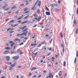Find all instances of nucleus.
Instances as JSON below:
<instances>
[{"mask_svg": "<svg viewBox=\"0 0 78 78\" xmlns=\"http://www.w3.org/2000/svg\"><path fill=\"white\" fill-rule=\"evenodd\" d=\"M46 8L47 9V10H49V9H48V8L46 6H45Z\"/></svg>", "mask_w": 78, "mask_h": 78, "instance_id": "44", "label": "nucleus"}, {"mask_svg": "<svg viewBox=\"0 0 78 78\" xmlns=\"http://www.w3.org/2000/svg\"><path fill=\"white\" fill-rule=\"evenodd\" d=\"M46 16H50V13L49 12H46Z\"/></svg>", "mask_w": 78, "mask_h": 78, "instance_id": "10", "label": "nucleus"}, {"mask_svg": "<svg viewBox=\"0 0 78 78\" xmlns=\"http://www.w3.org/2000/svg\"><path fill=\"white\" fill-rule=\"evenodd\" d=\"M22 22V20H20L18 21V22L19 23H21V22Z\"/></svg>", "mask_w": 78, "mask_h": 78, "instance_id": "37", "label": "nucleus"}, {"mask_svg": "<svg viewBox=\"0 0 78 78\" xmlns=\"http://www.w3.org/2000/svg\"><path fill=\"white\" fill-rule=\"evenodd\" d=\"M19 56L17 55L16 56H14L12 57V59H14V60H17V59H18L19 58Z\"/></svg>", "mask_w": 78, "mask_h": 78, "instance_id": "5", "label": "nucleus"}, {"mask_svg": "<svg viewBox=\"0 0 78 78\" xmlns=\"http://www.w3.org/2000/svg\"><path fill=\"white\" fill-rule=\"evenodd\" d=\"M23 34H24L25 36V34L24 32H23V33L22 34H20V36H22L23 35Z\"/></svg>", "mask_w": 78, "mask_h": 78, "instance_id": "48", "label": "nucleus"}, {"mask_svg": "<svg viewBox=\"0 0 78 78\" xmlns=\"http://www.w3.org/2000/svg\"><path fill=\"white\" fill-rule=\"evenodd\" d=\"M27 26H25L23 27H20V29H21L22 30H24L25 28H27Z\"/></svg>", "mask_w": 78, "mask_h": 78, "instance_id": "8", "label": "nucleus"}, {"mask_svg": "<svg viewBox=\"0 0 78 78\" xmlns=\"http://www.w3.org/2000/svg\"><path fill=\"white\" fill-rule=\"evenodd\" d=\"M20 36V34H18L17 35V36Z\"/></svg>", "mask_w": 78, "mask_h": 78, "instance_id": "59", "label": "nucleus"}, {"mask_svg": "<svg viewBox=\"0 0 78 78\" xmlns=\"http://www.w3.org/2000/svg\"><path fill=\"white\" fill-rule=\"evenodd\" d=\"M30 45L32 47H34V46H36V45H37V44H36V43H35L34 44H30Z\"/></svg>", "mask_w": 78, "mask_h": 78, "instance_id": "12", "label": "nucleus"}, {"mask_svg": "<svg viewBox=\"0 0 78 78\" xmlns=\"http://www.w3.org/2000/svg\"><path fill=\"white\" fill-rule=\"evenodd\" d=\"M62 47L63 48L62 52L63 53H64V45L63 44H62L61 45Z\"/></svg>", "mask_w": 78, "mask_h": 78, "instance_id": "9", "label": "nucleus"}, {"mask_svg": "<svg viewBox=\"0 0 78 78\" xmlns=\"http://www.w3.org/2000/svg\"><path fill=\"white\" fill-rule=\"evenodd\" d=\"M4 6H6V7H7V6H8V4H6L4 5Z\"/></svg>", "mask_w": 78, "mask_h": 78, "instance_id": "35", "label": "nucleus"}, {"mask_svg": "<svg viewBox=\"0 0 78 78\" xmlns=\"http://www.w3.org/2000/svg\"><path fill=\"white\" fill-rule=\"evenodd\" d=\"M48 50L49 51H51V48H48Z\"/></svg>", "mask_w": 78, "mask_h": 78, "instance_id": "47", "label": "nucleus"}, {"mask_svg": "<svg viewBox=\"0 0 78 78\" xmlns=\"http://www.w3.org/2000/svg\"><path fill=\"white\" fill-rule=\"evenodd\" d=\"M38 2H39V0H37L36 2L34 4V6L31 9L32 10H36V6L37 4L38 3Z\"/></svg>", "mask_w": 78, "mask_h": 78, "instance_id": "2", "label": "nucleus"}, {"mask_svg": "<svg viewBox=\"0 0 78 78\" xmlns=\"http://www.w3.org/2000/svg\"><path fill=\"white\" fill-rule=\"evenodd\" d=\"M30 35H31V34H30V32H29L27 34V35L28 36H30Z\"/></svg>", "mask_w": 78, "mask_h": 78, "instance_id": "33", "label": "nucleus"}, {"mask_svg": "<svg viewBox=\"0 0 78 78\" xmlns=\"http://www.w3.org/2000/svg\"><path fill=\"white\" fill-rule=\"evenodd\" d=\"M10 52H11V54H14V53H16L15 52H12V51H10Z\"/></svg>", "mask_w": 78, "mask_h": 78, "instance_id": "32", "label": "nucleus"}, {"mask_svg": "<svg viewBox=\"0 0 78 78\" xmlns=\"http://www.w3.org/2000/svg\"><path fill=\"white\" fill-rule=\"evenodd\" d=\"M14 44H15V43H13L10 46L11 47H13V45H14Z\"/></svg>", "mask_w": 78, "mask_h": 78, "instance_id": "27", "label": "nucleus"}, {"mask_svg": "<svg viewBox=\"0 0 78 78\" xmlns=\"http://www.w3.org/2000/svg\"><path fill=\"white\" fill-rule=\"evenodd\" d=\"M28 28H27L22 31L23 33H24L25 36H27V33L28 32Z\"/></svg>", "mask_w": 78, "mask_h": 78, "instance_id": "3", "label": "nucleus"}, {"mask_svg": "<svg viewBox=\"0 0 78 78\" xmlns=\"http://www.w3.org/2000/svg\"><path fill=\"white\" fill-rule=\"evenodd\" d=\"M12 67H10V69L9 70H11V69H12Z\"/></svg>", "mask_w": 78, "mask_h": 78, "instance_id": "60", "label": "nucleus"}, {"mask_svg": "<svg viewBox=\"0 0 78 78\" xmlns=\"http://www.w3.org/2000/svg\"><path fill=\"white\" fill-rule=\"evenodd\" d=\"M78 34V28L76 29V34Z\"/></svg>", "mask_w": 78, "mask_h": 78, "instance_id": "21", "label": "nucleus"}, {"mask_svg": "<svg viewBox=\"0 0 78 78\" xmlns=\"http://www.w3.org/2000/svg\"><path fill=\"white\" fill-rule=\"evenodd\" d=\"M15 64H12V65H11V66L12 67H16V63H15Z\"/></svg>", "mask_w": 78, "mask_h": 78, "instance_id": "13", "label": "nucleus"}, {"mask_svg": "<svg viewBox=\"0 0 78 78\" xmlns=\"http://www.w3.org/2000/svg\"><path fill=\"white\" fill-rule=\"evenodd\" d=\"M9 20V18H8L5 20V21H8Z\"/></svg>", "mask_w": 78, "mask_h": 78, "instance_id": "53", "label": "nucleus"}, {"mask_svg": "<svg viewBox=\"0 0 78 78\" xmlns=\"http://www.w3.org/2000/svg\"><path fill=\"white\" fill-rule=\"evenodd\" d=\"M78 51H77L76 52V57H78Z\"/></svg>", "mask_w": 78, "mask_h": 78, "instance_id": "42", "label": "nucleus"}, {"mask_svg": "<svg viewBox=\"0 0 78 78\" xmlns=\"http://www.w3.org/2000/svg\"><path fill=\"white\" fill-rule=\"evenodd\" d=\"M41 45H42V44H40L38 45V47H41Z\"/></svg>", "mask_w": 78, "mask_h": 78, "instance_id": "26", "label": "nucleus"}, {"mask_svg": "<svg viewBox=\"0 0 78 78\" xmlns=\"http://www.w3.org/2000/svg\"><path fill=\"white\" fill-rule=\"evenodd\" d=\"M76 3H77V5H78V0H77Z\"/></svg>", "mask_w": 78, "mask_h": 78, "instance_id": "58", "label": "nucleus"}, {"mask_svg": "<svg viewBox=\"0 0 78 78\" xmlns=\"http://www.w3.org/2000/svg\"><path fill=\"white\" fill-rule=\"evenodd\" d=\"M76 58H75L74 60V64L76 63Z\"/></svg>", "mask_w": 78, "mask_h": 78, "instance_id": "39", "label": "nucleus"}, {"mask_svg": "<svg viewBox=\"0 0 78 78\" xmlns=\"http://www.w3.org/2000/svg\"><path fill=\"white\" fill-rule=\"evenodd\" d=\"M24 5V4H20V6H21L22 7V6H23Z\"/></svg>", "mask_w": 78, "mask_h": 78, "instance_id": "40", "label": "nucleus"}, {"mask_svg": "<svg viewBox=\"0 0 78 78\" xmlns=\"http://www.w3.org/2000/svg\"><path fill=\"white\" fill-rule=\"evenodd\" d=\"M50 6L52 8L54 7V5H53V4H51L50 5Z\"/></svg>", "mask_w": 78, "mask_h": 78, "instance_id": "30", "label": "nucleus"}, {"mask_svg": "<svg viewBox=\"0 0 78 78\" xmlns=\"http://www.w3.org/2000/svg\"><path fill=\"white\" fill-rule=\"evenodd\" d=\"M29 17V15H27L24 18V20H25L26 19H27L28 17Z\"/></svg>", "mask_w": 78, "mask_h": 78, "instance_id": "20", "label": "nucleus"}, {"mask_svg": "<svg viewBox=\"0 0 78 78\" xmlns=\"http://www.w3.org/2000/svg\"><path fill=\"white\" fill-rule=\"evenodd\" d=\"M44 42H41V44H44V45H47V43L45 42V40H44Z\"/></svg>", "mask_w": 78, "mask_h": 78, "instance_id": "17", "label": "nucleus"}, {"mask_svg": "<svg viewBox=\"0 0 78 78\" xmlns=\"http://www.w3.org/2000/svg\"><path fill=\"white\" fill-rule=\"evenodd\" d=\"M28 21H24L23 23H22L21 24V25H23V24H24V23H28Z\"/></svg>", "mask_w": 78, "mask_h": 78, "instance_id": "19", "label": "nucleus"}, {"mask_svg": "<svg viewBox=\"0 0 78 78\" xmlns=\"http://www.w3.org/2000/svg\"><path fill=\"white\" fill-rule=\"evenodd\" d=\"M16 8H17V7L16 6H13L12 7V9H16Z\"/></svg>", "mask_w": 78, "mask_h": 78, "instance_id": "22", "label": "nucleus"}, {"mask_svg": "<svg viewBox=\"0 0 78 78\" xmlns=\"http://www.w3.org/2000/svg\"><path fill=\"white\" fill-rule=\"evenodd\" d=\"M5 49L6 50H11V48L9 47H6L5 48Z\"/></svg>", "mask_w": 78, "mask_h": 78, "instance_id": "18", "label": "nucleus"}, {"mask_svg": "<svg viewBox=\"0 0 78 78\" xmlns=\"http://www.w3.org/2000/svg\"><path fill=\"white\" fill-rule=\"evenodd\" d=\"M6 64H8V65H11V64H12V63L10 62L9 63V62H7L6 63Z\"/></svg>", "mask_w": 78, "mask_h": 78, "instance_id": "25", "label": "nucleus"}, {"mask_svg": "<svg viewBox=\"0 0 78 78\" xmlns=\"http://www.w3.org/2000/svg\"><path fill=\"white\" fill-rule=\"evenodd\" d=\"M41 76H42V75L41 74L40 75L38 76V78H41Z\"/></svg>", "mask_w": 78, "mask_h": 78, "instance_id": "46", "label": "nucleus"}, {"mask_svg": "<svg viewBox=\"0 0 78 78\" xmlns=\"http://www.w3.org/2000/svg\"><path fill=\"white\" fill-rule=\"evenodd\" d=\"M37 13L38 14H40L41 13V11H40V10H38L37 11Z\"/></svg>", "mask_w": 78, "mask_h": 78, "instance_id": "36", "label": "nucleus"}, {"mask_svg": "<svg viewBox=\"0 0 78 78\" xmlns=\"http://www.w3.org/2000/svg\"><path fill=\"white\" fill-rule=\"evenodd\" d=\"M58 2L59 4H60V3H61V1H60V0H58Z\"/></svg>", "mask_w": 78, "mask_h": 78, "instance_id": "38", "label": "nucleus"}, {"mask_svg": "<svg viewBox=\"0 0 78 78\" xmlns=\"http://www.w3.org/2000/svg\"><path fill=\"white\" fill-rule=\"evenodd\" d=\"M63 62V66L64 67H66V62Z\"/></svg>", "mask_w": 78, "mask_h": 78, "instance_id": "24", "label": "nucleus"}, {"mask_svg": "<svg viewBox=\"0 0 78 78\" xmlns=\"http://www.w3.org/2000/svg\"><path fill=\"white\" fill-rule=\"evenodd\" d=\"M15 21V20H12V21H10V23H13V22H14Z\"/></svg>", "mask_w": 78, "mask_h": 78, "instance_id": "34", "label": "nucleus"}, {"mask_svg": "<svg viewBox=\"0 0 78 78\" xmlns=\"http://www.w3.org/2000/svg\"><path fill=\"white\" fill-rule=\"evenodd\" d=\"M34 16L35 17H36L34 19L35 20H37V21L38 22H40L41 19H42V17H41V16H40L38 18V19L37 18V16L36 15H34Z\"/></svg>", "mask_w": 78, "mask_h": 78, "instance_id": "1", "label": "nucleus"}, {"mask_svg": "<svg viewBox=\"0 0 78 78\" xmlns=\"http://www.w3.org/2000/svg\"><path fill=\"white\" fill-rule=\"evenodd\" d=\"M17 51L18 52H19L20 51H21V50H20V49H18L17 50Z\"/></svg>", "mask_w": 78, "mask_h": 78, "instance_id": "43", "label": "nucleus"}, {"mask_svg": "<svg viewBox=\"0 0 78 78\" xmlns=\"http://www.w3.org/2000/svg\"><path fill=\"white\" fill-rule=\"evenodd\" d=\"M5 58L6 61H9L10 59V57H9V56H5Z\"/></svg>", "mask_w": 78, "mask_h": 78, "instance_id": "6", "label": "nucleus"}, {"mask_svg": "<svg viewBox=\"0 0 78 78\" xmlns=\"http://www.w3.org/2000/svg\"><path fill=\"white\" fill-rule=\"evenodd\" d=\"M16 48V46H15L13 47V50H15V49Z\"/></svg>", "mask_w": 78, "mask_h": 78, "instance_id": "57", "label": "nucleus"}, {"mask_svg": "<svg viewBox=\"0 0 78 78\" xmlns=\"http://www.w3.org/2000/svg\"><path fill=\"white\" fill-rule=\"evenodd\" d=\"M60 37H61V38H64V37H63V35H62V32H60Z\"/></svg>", "mask_w": 78, "mask_h": 78, "instance_id": "15", "label": "nucleus"}, {"mask_svg": "<svg viewBox=\"0 0 78 78\" xmlns=\"http://www.w3.org/2000/svg\"><path fill=\"white\" fill-rule=\"evenodd\" d=\"M8 69V68L7 67H5L4 68V69L5 70H6V69Z\"/></svg>", "mask_w": 78, "mask_h": 78, "instance_id": "49", "label": "nucleus"}, {"mask_svg": "<svg viewBox=\"0 0 78 78\" xmlns=\"http://www.w3.org/2000/svg\"><path fill=\"white\" fill-rule=\"evenodd\" d=\"M74 23L75 24V25H76V20H74Z\"/></svg>", "mask_w": 78, "mask_h": 78, "instance_id": "29", "label": "nucleus"}, {"mask_svg": "<svg viewBox=\"0 0 78 78\" xmlns=\"http://www.w3.org/2000/svg\"><path fill=\"white\" fill-rule=\"evenodd\" d=\"M9 51H7L4 52L5 55H8V54H9Z\"/></svg>", "mask_w": 78, "mask_h": 78, "instance_id": "7", "label": "nucleus"}, {"mask_svg": "<svg viewBox=\"0 0 78 78\" xmlns=\"http://www.w3.org/2000/svg\"><path fill=\"white\" fill-rule=\"evenodd\" d=\"M53 40V39H52L51 41H49L50 42V44H51V42H52V41Z\"/></svg>", "mask_w": 78, "mask_h": 78, "instance_id": "45", "label": "nucleus"}, {"mask_svg": "<svg viewBox=\"0 0 78 78\" xmlns=\"http://www.w3.org/2000/svg\"><path fill=\"white\" fill-rule=\"evenodd\" d=\"M37 25H36L34 26V28H35V27H36V26H37Z\"/></svg>", "mask_w": 78, "mask_h": 78, "instance_id": "56", "label": "nucleus"}, {"mask_svg": "<svg viewBox=\"0 0 78 78\" xmlns=\"http://www.w3.org/2000/svg\"><path fill=\"white\" fill-rule=\"evenodd\" d=\"M14 31H10L9 32V33H14Z\"/></svg>", "mask_w": 78, "mask_h": 78, "instance_id": "50", "label": "nucleus"}, {"mask_svg": "<svg viewBox=\"0 0 78 78\" xmlns=\"http://www.w3.org/2000/svg\"><path fill=\"white\" fill-rule=\"evenodd\" d=\"M20 41V40H19V39H15L14 40L15 41Z\"/></svg>", "mask_w": 78, "mask_h": 78, "instance_id": "28", "label": "nucleus"}, {"mask_svg": "<svg viewBox=\"0 0 78 78\" xmlns=\"http://www.w3.org/2000/svg\"><path fill=\"white\" fill-rule=\"evenodd\" d=\"M21 19H22V17H20L19 18L17 19V20H20Z\"/></svg>", "mask_w": 78, "mask_h": 78, "instance_id": "31", "label": "nucleus"}, {"mask_svg": "<svg viewBox=\"0 0 78 78\" xmlns=\"http://www.w3.org/2000/svg\"><path fill=\"white\" fill-rule=\"evenodd\" d=\"M6 6H4L2 7V8H3V9H6Z\"/></svg>", "mask_w": 78, "mask_h": 78, "instance_id": "52", "label": "nucleus"}, {"mask_svg": "<svg viewBox=\"0 0 78 78\" xmlns=\"http://www.w3.org/2000/svg\"><path fill=\"white\" fill-rule=\"evenodd\" d=\"M49 36V35H46L45 37H48Z\"/></svg>", "mask_w": 78, "mask_h": 78, "instance_id": "55", "label": "nucleus"}, {"mask_svg": "<svg viewBox=\"0 0 78 78\" xmlns=\"http://www.w3.org/2000/svg\"><path fill=\"white\" fill-rule=\"evenodd\" d=\"M37 5L38 6H39V7H40V6H41V1H39V2Z\"/></svg>", "mask_w": 78, "mask_h": 78, "instance_id": "11", "label": "nucleus"}, {"mask_svg": "<svg viewBox=\"0 0 78 78\" xmlns=\"http://www.w3.org/2000/svg\"><path fill=\"white\" fill-rule=\"evenodd\" d=\"M10 30H11V31H12V30H14V29H12L11 28H9L7 30V31H9Z\"/></svg>", "mask_w": 78, "mask_h": 78, "instance_id": "14", "label": "nucleus"}, {"mask_svg": "<svg viewBox=\"0 0 78 78\" xmlns=\"http://www.w3.org/2000/svg\"><path fill=\"white\" fill-rule=\"evenodd\" d=\"M76 14H78V10H77Z\"/></svg>", "mask_w": 78, "mask_h": 78, "instance_id": "64", "label": "nucleus"}, {"mask_svg": "<svg viewBox=\"0 0 78 78\" xmlns=\"http://www.w3.org/2000/svg\"><path fill=\"white\" fill-rule=\"evenodd\" d=\"M17 26H18V24H16L14 26H13V25H11V27H17Z\"/></svg>", "mask_w": 78, "mask_h": 78, "instance_id": "23", "label": "nucleus"}, {"mask_svg": "<svg viewBox=\"0 0 78 78\" xmlns=\"http://www.w3.org/2000/svg\"><path fill=\"white\" fill-rule=\"evenodd\" d=\"M55 57L56 58H58V55H55Z\"/></svg>", "mask_w": 78, "mask_h": 78, "instance_id": "63", "label": "nucleus"}, {"mask_svg": "<svg viewBox=\"0 0 78 78\" xmlns=\"http://www.w3.org/2000/svg\"><path fill=\"white\" fill-rule=\"evenodd\" d=\"M48 75L49 76L46 77V78H53V74H52V73H49Z\"/></svg>", "mask_w": 78, "mask_h": 78, "instance_id": "4", "label": "nucleus"}, {"mask_svg": "<svg viewBox=\"0 0 78 78\" xmlns=\"http://www.w3.org/2000/svg\"><path fill=\"white\" fill-rule=\"evenodd\" d=\"M58 75L59 76H62V74H58Z\"/></svg>", "mask_w": 78, "mask_h": 78, "instance_id": "54", "label": "nucleus"}, {"mask_svg": "<svg viewBox=\"0 0 78 78\" xmlns=\"http://www.w3.org/2000/svg\"><path fill=\"white\" fill-rule=\"evenodd\" d=\"M23 43H21L20 44V45H23Z\"/></svg>", "mask_w": 78, "mask_h": 78, "instance_id": "61", "label": "nucleus"}, {"mask_svg": "<svg viewBox=\"0 0 78 78\" xmlns=\"http://www.w3.org/2000/svg\"><path fill=\"white\" fill-rule=\"evenodd\" d=\"M36 69H37V68L36 67H34L31 69V70L32 71V70H36Z\"/></svg>", "mask_w": 78, "mask_h": 78, "instance_id": "16", "label": "nucleus"}, {"mask_svg": "<svg viewBox=\"0 0 78 78\" xmlns=\"http://www.w3.org/2000/svg\"><path fill=\"white\" fill-rule=\"evenodd\" d=\"M29 12H30V11H28L25 12V14H27V13H29Z\"/></svg>", "mask_w": 78, "mask_h": 78, "instance_id": "41", "label": "nucleus"}, {"mask_svg": "<svg viewBox=\"0 0 78 78\" xmlns=\"http://www.w3.org/2000/svg\"><path fill=\"white\" fill-rule=\"evenodd\" d=\"M37 53H38V52H37L36 53L34 54V56L37 55Z\"/></svg>", "mask_w": 78, "mask_h": 78, "instance_id": "51", "label": "nucleus"}, {"mask_svg": "<svg viewBox=\"0 0 78 78\" xmlns=\"http://www.w3.org/2000/svg\"><path fill=\"white\" fill-rule=\"evenodd\" d=\"M22 67V66H18V68H21V67Z\"/></svg>", "mask_w": 78, "mask_h": 78, "instance_id": "62", "label": "nucleus"}]
</instances>
